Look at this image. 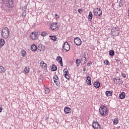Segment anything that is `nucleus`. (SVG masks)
<instances>
[{
    "label": "nucleus",
    "mask_w": 129,
    "mask_h": 129,
    "mask_svg": "<svg viewBox=\"0 0 129 129\" xmlns=\"http://www.w3.org/2000/svg\"><path fill=\"white\" fill-rule=\"evenodd\" d=\"M3 4L5 5L8 8V12H11L14 9V4H15V0H1Z\"/></svg>",
    "instance_id": "1"
},
{
    "label": "nucleus",
    "mask_w": 129,
    "mask_h": 129,
    "mask_svg": "<svg viewBox=\"0 0 129 129\" xmlns=\"http://www.w3.org/2000/svg\"><path fill=\"white\" fill-rule=\"evenodd\" d=\"M10 31H9V28L7 27L4 28L2 30L1 36L4 39H8L9 38V33Z\"/></svg>",
    "instance_id": "2"
},
{
    "label": "nucleus",
    "mask_w": 129,
    "mask_h": 129,
    "mask_svg": "<svg viewBox=\"0 0 129 129\" xmlns=\"http://www.w3.org/2000/svg\"><path fill=\"white\" fill-rule=\"evenodd\" d=\"M100 114L102 116H105L107 114V108L105 106L102 105L99 108Z\"/></svg>",
    "instance_id": "3"
},
{
    "label": "nucleus",
    "mask_w": 129,
    "mask_h": 129,
    "mask_svg": "<svg viewBox=\"0 0 129 129\" xmlns=\"http://www.w3.org/2000/svg\"><path fill=\"white\" fill-rule=\"evenodd\" d=\"M93 13L95 16H97V17H100L102 15V11L100 9L96 8L93 10Z\"/></svg>",
    "instance_id": "4"
},
{
    "label": "nucleus",
    "mask_w": 129,
    "mask_h": 129,
    "mask_svg": "<svg viewBox=\"0 0 129 129\" xmlns=\"http://www.w3.org/2000/svg\"><path fill=\"white\" fill-rule=\"evenodd\" d=\"M92 126L94 129H101V127L100 126V124L97 121H94L92 124Z\"/></svg>",
    "instance_id": "5"
},
{
    "label": "nucleus",
    "mask_w": 129,
    "mask_h": 129,
    "mask_svg": "<svg viewBox=\"0 0 129 129\" xmlns=\"http://www.w3.org/2000/svg\"><path fill=\"white\" fill-rule=\"evenodd\" d=\"M62 49L63 50H66V52H68L69 50H70V45H69V43L68 42L66 41L62 45Z\"/></svg>",
    "instance_id": "6"
},
{
    "label": "nucleus",
    "mask_w": 129,
    "mask_h": 129,
    "mask_svg": "<svg viewBox=\"0 0 129 129\" xmlns=\"http://www.w3.org/2000/svg\"><path fill=\"white\" fill-rule=\"evenodd\" d=\"M74 43L77 46H80L82 44V41L79 37H76L74 39Z\"/></svg>",
    "instance_id": "7"
},
{
    "label": "nucleus",
    "mask_w": 129,
    "mask_h": 129,
    "mask_svg": "<svg viewBox=\"0 0 129 129\" xmlns=\"http://www.w3.org/2000/svg\"><path fill=\"white\" fill-rule=\"evenodd\" d=\"M63 72L64 77L68 80L70 79V77L69 76V72H68V70L67 69H64Z\"/></svg>",
    "instance_id": "8"
},
{
    "label": "nucleus",
    "mask_w": 129,
    "mask_h": 129,
    "mask_svg": "<svg viewBox=\"0 0 129 129\" xmlns=\"http://www.w3.org/2000/svg\"><path fill=\"white\" fill-rule=\"evenodd\" d=\"M114 83L115 84H118V85H120V84H122L123 83V82L120 80V79L117 78V77H116L114 79Z\"/></svg>",
    "instance_id": "9"
},
{
    "label": "nucleus",
    "mask_w": 129,
    "mask_h": 129,
    "mask_svg": "<svg viewBox=\"0 0 129 129\" xmlns=\"http://www.w3.org/2000/svg\"><path fill=\"white\" fill-rule=\"evenodd\" d=\"M50 28L51 30L53 31H57L58 30L59 28L57 26V23H54L50 26Z\"/></svg>",
    "instance_id": "10"
},
{
    "label": "nucleus",
    "mask_w": 129,
    "mask_h": 129,
    "mask_svg": "<svg viewBox=\"0 0 129 129\" xmlns=\"http://www.w3.org/2000/svg\"><path fill=\"white\" fill-rule=\"evenodd\" d=\"M37 49L40 52H44L46 50V47L44 45L39 44Z\"/></svg>",
    "instance_id": "11"
},
{
    "label": "nucleus",
    "mask_w": 129,
    "mask_h": 129,
    "mask_svg": "<svg viewBox=\"0 0 129 129\" xmlns=\"http://www.w3.org/2000/svg\"><path fill=\"white\" fill-rule=\"evenodd\" d=\"M31 38L32 40H37L38 39V35L36 32H32L31 34Z\"/></svg>",
    "instance_id": "12"
},
{
    "label": "nucleus",
    "mask_w": 129,
    "mask_h": 129,
    "mask_svg": "<svg viewBox=\"0 0 129 129\" xmlns=\"http://www.w3.org/2000/svg\"><path fill=\"white\" fill-rule=\"evenodd\" d=\"M56 61L60 63V66H63V61H62V57L61 56H57L56 57Z\"/></svg>",
    "instance_id": "13"
},
{
    "label": "nucleus",
    "mask_w": 129,
    "mask_h": 129,
    "mask_svg": "<svg viewBox=\"0 0 129 129\" xmlns=\"http://www.w3.org/2000/svg\"><path fill=\"white\" fill-rule=\"evenodd\" d=\"M86 83L88 85H91V78L88 76L86 79Z\"/></svg>",
    "instance_id": "14"
},
{
    "label": "nucleus",
    "mask_w": 129,
    "mask_h": 129,
    "mask_svg": "<svg viewBox=\"0 0 129 129\" xmlns=\"http://www.w3.org/2000/svg\"><path fill=\"white\" fill-rule=\"evenodd\" d=\"M71 108L68 107H65L64 109V111L66 114L70 113L71 112Z\"/></svg>",
    "instance_id": "15"
},
{
    "label": "nucleus",
    "mask_w": 129,
    "mask_h": 129,
    "mask_svg": "<svg viewBox=\"0 0 129 129\" xmlns=\"http://www.w3.org/2000/svg\"><path fill=\"white\" fill-rule=\"evenodd\" d=\"M31 50L32 52H36L37 51V46L35 44H32L31 46Z\"/></svg>",
    "instance_id": "16"
},
{
    "label": "nucleus",
    "mask_w": 129,
    "mask_h": 129,
    "mask_svg": "<svg viewBox=\"0 0 129 129\" xmlns=\"http://www.w3.org/2000/svg\"><path fill=\"white\" fill-rule=\"evenodd\" d=\"M119 97L120 99H124V98H125V93H124V92L121 93V94H119Z\"/></svg>",
    "instance_id": "17"
},
{
    "label": "nucleus",
    "mask_w": 129,
    "mask_h": 129,
    "mask_svg": "<svg viewBox=\"0 0 129 129\" xmlns=\"http://www.w3.org/2000/svg\"><path fill=\"white\" fill-rule=\"evenodd\" d=\"M40 66H41V67H42V68H47V67H48V65L47 64L45 63L44 61L42 60L40 62Z\"/></svg>",
    "instance_id": "18"
},
{
    "label": "nucleus",
    "mask_w": 129,
    "mask_h": 129,
    "mask_svg": "<svg viewBox=\"0 0 129 129\" xmlns=\"http://www.w3.org/2000/svg\"><path fill=\"white\" fill-rule=\"evenodd\" d=\"M94 86L96 88H99V87H100V83H99V82H98V81L95 82L94 83Z\"/></svg>",
    "instance_id": "19"
},
{
    "label": "nucleus",
    "mask_w": 129,
    "mask_h": 129,
    "mask_svg": "<svg viewBox=\"0 0 129 129\" xmlns=\"http://www.w3.org/2000/svg\"><path fill=\"white\" fill-rule=\"evenodd\" d=\"M93 17V15L92 14V12L90 11L89 13V15L88 16V19L89 21H91L92 20V18Z\"/></svg>",
    "instance_id": "20"
},
{
    "label": "nucleus",
    "mask_w": 129,
    "mask_h": 129,
    "mask_svg": "<svg viewBox=\"0 0 129 129\" xmlns=\"http://www.w3.org/2000/svg\"><path fill=\"white\" fill-rule=\"evenodd\" d=\"M87 61V60H86V57H82L81 58V62L83 63V65H84V64H86Z\"/></svg>",
    "instance_id": "21"
},
{
    "label": "nucleus",
    "mask_w": 129,
    "mask_h": 129,
    "mask_svg": "<svg viewBox=\"0 0 129 129\" xmlns=\"http://www.w3.org/2000/svg\"><path fill=\"white\" fill-rule=\"evenodd\" d=\"M106 96H112V92L111 91H107L105 92Z\"/></svg>",
    "instance_id": "22"
},
{
    "label": "nucleus",
    "mask_w": 129,
    "mask_h": 129,
    "mask_svg": "<svg viewBox=\"0 0 129 129\" xmlns=\"http://www.w3.org/2000/svg\"><path fill=\"white\" fill-rule=\"evenodd\" d=\"M5 39L1 38L0 39V47L2 48L4 45H5Z\"/></svg>",
    "instance_id": "23"
},
{
    "label": "nucleus",
    "mask_w": 129,
    "mask_h": 129,
    "mask_svg": "<svg viewBox=\"0 0 129 129\" xmlns=\"http://www.w3.org/2000/svg\"><path fill=\"white\" fill-rule=\"evenodd\" d=\"M76 63L77 64V67H79V66H80V63L81 64L83 63V62H82L81 60L80 59H76Z\"/></svg>",
    "instance_id": "24"
},
{
    "label": "nucleus",
    "mask_w": 129,
    "mask_h": 129,
    "mask_svg": "<svg viewBox=\"0 0 129 129\" xmlns=\"http://www.w3.org/2000/svg\"><path fill=\"white\" fill-rule=\"evenodd\" d=\"M49 37L51 38V40H53V42H56V41H57V37L51 35H50Z\"/></svg>",
    "instance_id": "25"
},
{
    "label": "nucleus",
    "mask_w": 129,
    "mask_h": 129,
    "mask_svg": "<svg viewBox=\"0 0 129 129\" xmlns=\"http://www.w3.org/2000/svg\"><path fill=\"white\" fill-rule=\"evenodd\" d=\"M6 71V69H5V68L4 67L1 66H0V73H4V72Z\"/></svg>",
    "instance_id": "26"
},
{
    "label": "nucleus",
    "mask_w": 129,
    "mask_h": 129,
    "mask_svg": "<svg viewBox=\"0 0 129 129\" xmlns=\"http://www.w3.org/2000/svg\"><path fill=\"white\" fill-rule=\"evenodd\" d=\"M54 82L56 84V86H60V80H54Z\"/></svg>",
    "instance_id": "27"
},
{
    "label": "nucleus",
    "mask_w": 129,
    "mask_h": 129,
    "mask_svg": "<svg viewBox=\"0 0 129 129\" xmlns=\"http://www.w3.org/2000/svg\"><path fill=\"white\" fill-rule=\"evenodd\" d=\"M51 71H56L57 70V66L55 65H52L51 67Z\"/></svg>",
    "instance_id": "28"
},
{
    "label": "nucleus",
    "mask_w": 129,
    "mask_h": 129,
    "mask_svg": "<svg viewBox=\"0 0 129 129\" xmlns=\"http://www.w3.org/2000/svg\"><path fill=\"white\" fill-rule=\"evenodd\" d=\"M113 124H117L118 123V118H115L114 119V120L113 121Z\"/></svg>",
    "instance_id": "29"
},
{
    "label": "nucleus",
    "mask_w": 129,
    "mask_h": 129,
    "mask_svg": "<svg viewBox=\"0 0 129 129\" xmlns=\"http://www.w3.org/2000/svg\"><path fill=\"white\" fill-rule=\"evenodd\" d=\"M21 53L22 55V57H25V56L27 54V52H26L25 50L24 49L21 50Z\"/></svg>",
    "instance_id": "30"
},
{
    "label": "nucleus",
    "mask_w": 129,
    "mask_h": 129,
    "mask_svg": "<svg viewBox=\"0 0 129 129\" xmlns=\"http://www.w3.org/2000/svg\"><path fill=\"white\" fill-rule=\"evenodd\" d=\"M109 55L110 56H114V50H111L109 51Z\"/></svg>",
    "instance_id": "31"
},
{
    "label": "nucleus",
    "mask_w": 129,
    "mask_h": 129,
    "mask_svg": "<svg viewBox=\"0 0 129 129\" xmlns=\"http://www.w3.org/2000/svg\"><path fill=\"white\" fill-rule=\"evenodd\" d=\"M44 92L45 94H48V93H50V89H49L48 88H45Z\"/></svg>",
    "instance_id": "32"
},
{
    "label": "nucleus",
    "mask_w": 129,
    "mask_h": 129,
    "mask_svg": "<svg viewBox=\"0 0 129 129\" xmlns=\"http://www.w3.org/2000/svg\"><path fill=\"white\" fill-rule=\"evenodd\" d=\"M24 71L26 73H29L30 72V68L26 67L24 69Z\"/></svg>",
    "instance_id": "33"
},
{
    "label": "nucleus",
    "mask_w": 129,
    "mask_h": 129,
    "mask_svg": "<svg viewBox=\"0 0 129 129\" xmlns=\"http://www.w3.org/2000/svg\"><path fill=\"white\" fill-rule=\"evenodd\" d=\"M123 1L122 0H120L119 2V4H118V6L119 7V8H121V7H122V6H123V3L122 2Z\"/></svg>",
    "instance_id": "34"
},
{
    "label": "nucleus",
    "mask_w": 129,
    "mask_h": 129,
    "mask_svg": "<svg viewBox=\"0 0 129 129\" xmlns=\"http://www.w3.org/2000/svg\"><path fill=\"white\" fill-rule=\"evenodd\" d=\"M41 36H42V37H46V36H48V33L45 32H42L41 34Z\"/></svg>",
    "instance_id": "35"
},
{
    "label": "nucleus",
    "mask_w": 129,
    "mask_h": 129,
    "mask_svg": "<svg viewBox=\"0 0 129 129\" xmlns=\"http://www.w3.org/2000/svg\"><path fill=\"white\" fill-rule=\"evenodd\" d=\"M53 79H54V80H58V79H59V77H58V76H57V75H55L53 76Z\"/></svg>",
    "instance_id": "36"
},
{
    "label": "nucleus",
    "mask_w": 129,
    "mask_h": 129,
    "mask_svg": "<svg viewBox=\"0 0 129 129\" xmlns=\"http://www.w3.org/2000/svg\"><path fill=\"white\" fill-rule=\"evenodd\" d=\"M115 61H116V63H118V62H120V59L119 57H116L115 58Z\"/></svg>",
    "instance_id": "37"
},
{
    "label": "nucleus",
    "mask_w": 129,
    "mask_h": 129,
    "mask_svg": "<svg viewBox=\"0 0 129 129\" xmlns=\"http://www.w3.org/2000/svg\"><path fill=\"white\" fill-rule=\"evenodd\" d=\"M92 65V62L91 61H89L87 63V66L88 67H89L90 66H91Z\"/></svg>",
    "instance_id": "38"
},
{
    "label": "nucleus",
    "mask_w": 129,
    "mask_h": 129,
    "mask_svg": "<svg viewBox=\"0 0 129 129\" xmlns=\"http://www.w3.org/2000/svg\"><path fill=\"white\" fill-rule=\"evenodd\" d=\"M78 11L80 14H81V13H82V12H83V9H79Z\"/></svg>",
    "instance_id": "39"
},
{
    "label": "nucleus",
    "mask_w": 129,
    "mask_h": 129,
    "mask_svg": "<svg viewBox=\"0 0 129 129\" xmlns=\"http://www.w3.org/2000/svg\"><path fill=\"white\" fill-rule=\"evenodd\" d=\"M25 16H27V14H26V11H24L22 13V16L25 17Z\"/></svg>",
    "instance_id": "40"
},
{
    "label": "nucleus",
    "mask_w": 129,
    "mask_h": 129,
    "mask_svg": "<svg viewBox=\"0 0 129 129\" xmlns=\"http://www.w3.org/2000/svg\"><path fill=\"white\" fill-rule=\"evenodd\" d=\"M87 52H84L83 54V57L84 58H86V54L87 55Z\"/></svg>",
    "instance_id": "41"
},
{
    "label": "nucleus",
    "mask_w": 129,
    "mask_h": 129,
    "mask_svg": "<svg viewBox=\"0 0 129 129\" xmlns=\"http://www.w3.org/2000/svg\"><path fill=\"white\" fill-rule=\"evenodd\" d=\"M121 76H122L123 78H125V77H126V75H125V74L122 73H121Z\"/></svg>",
    "instance_id": "42"
},
{
    "label": "nucleus",
    "mask_w": 129,
    "mask_h": 129,
    "mask_svg": "<svg viewBox=\"0 0 129 129\" xmlns=\"http://www.w3.org/2000/svg\"><path fill=\"white\" fill-rule=\"evenodd\" d=\"M115 30H116L115 31V33H117V35H118L119 33H118V29H117V27H115Z\"/></svg>",
    "instance_id": "43"
},
{
    "label": "nucleus",
    "mask_w": 129,
    "mask_h": 129,
    "mask_svg": "<svg viewBox=\"0 0 129 129\" xmlns=\"http://www.w3.org/2000/svg\"><path fill=\"white\" fill-rule=\"evenodd\" d=\"M105 64H106V65H108L109 64V61H108L107 60H106L105 61Z\"/></svg>",
    "instance_id": "44"
},
{
    "label": "nucleus",
    "mask_w": 129,
    "mask_h": 129,
    "mask_svg": "<svg viewBox=\"0 0 129 129\" xmlns=\"http://www.w3.org/2000/svg\"><path fill=\"white\" fill-rule=\"evenodd\" d=\"M83 71L84 72H85V71H86V68H85V67H84L83 68Z\"/></svg>",
    "instance_id": "45"
},
{
    "label": "nucleus",
    "mask_w": 129,
    "mask_h": 129,
    "mask_svg": "<svg viewBox=\"0 0 129 129\" xmlns=\"http://www.w3.org/2000/svg\"><path fill=\"white\" fill-rule=\"evenodd\" d=\"M3 111V108L0 107V112H2Z\"/></svg>",
    "instance_id": "46"
},
{
    "label": "nucleus",
    "mask_w": 129,
    "mask_h": 129,
    "mask_svg": "<svg viewBox=\"0 0 129 129\" xmlns=\"http://www.w3.org/2000/svg\"><path fill=\"white\" fill-rule=\"evenodd\" d=\"M46 120H47V121H49V118L46 117Z\"/></svg>",
    "instance_id": "47"
},
{
    "label": "nucleus",
    "mask_w": 129,
    "mask_h": 129,
    "mask_svg": "<svg viewBox=\"0 0 129 129\" xmlns=\"http://www.w3.org/2000/svg\"><path fill=\"white\" fill-rule=\"evenodd\" d=\"M55 17H57V18H59V15H58L57 14H55Z\"/></svg>",
    "instance_id": "48"
},
{
    "label": "nucleus",
    "mask_w": 129,
    "mask_h": 129,
    "mask_svg": "<svg viewBox=\"0 0 129 129\" xmlns=\"http://www.w3.org/2000/svg\"><path fill=\"white\" fill-rule=\"evenodd\" d=\"M128 17H129V7H128Z\"/></svg>",
    "instance_id": "49"
},
{
    "label": "nucleus",
    "mask_w": 129,
    "mask_h": 129,
    "mask_svg": "<svg viewBox=\"0 0 129 129\" xmlns=\"http://www.w3.org/2000/svg\"><path fill=\"white\" fill-rule=\"evenodd\" d=\"M70 1H73V0H70Z\"/></svg>",
    "instance_id": "50"
}]
</instances>
